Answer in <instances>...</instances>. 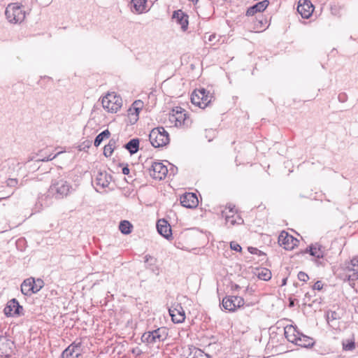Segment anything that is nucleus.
<instances>
[{
    "label": "nucleus",
    "instance_id": "nucleus-45",
    "mask_svg": "<svg viewBox=\"0 0 358 358\" xmlns=\"http://www.w3.org/2000/svg\"><path fill=\"white\" fill-rule=\"evenodd\" d=\"M323 287V284L321 281L317 280L313 286V289L321 290Z\"/></svg>",
    "mask_w": 358,
    "mask_h": 358
},
{
    "label": "nucleus",
    "instance_id": "nucleus-18",
    "mask_svg": "<svg viewBox=\"0 0 358 358\" xmlns=\"http://www.w3.org/2000/svg\"><path fill=\"white\" fill-rule=\"evenodd\" d=\"M157 231L160 235L166 239H169L172 236V231L170 224L164 219L158 220L157 223Z\"/></svg>",
    "mask_w": 358,
    "mask_h": 358
},
{
    "label": "nucleus",
    "instance_id": "nucleus-46",
    "mask_svg": "<svg viewBox=\"0 0 358 358\" xmlns=\"http://www.w3.org/2000/svg\"><path fill=\"white\" fill-rule=\"evenodd\" d=\"M169 170V175L174 176L178 171V168L173 164H171V168Z\"/></svg>",
    "mask_w": 358,
    "mask_h": 358
},
{
    "label": "nucleus",
    "instance_id": "nucleus-28",
    "mask_svg": "<svg viewBox=\"0 0 358 358\" xmlns=\"http://www.w3.org/2000/svg\"><path fill=\"white\" fill-rule=\"evenodd\" d=\"M110 132L108 129H106L98 134L94 141L95 147H99L104 139H107L110 137Z\"/></svg>",
    "mask_w": 358,
    "mask_h": 358
},
{
    "label": "nucleus",
    "instance_id": "nucleus-24",
    "mask_svg": "<svg viewBox=\"0 0 358 358\" xmlns=\"http://www.w3.org/2000/svg\"><path fill=\"white\" fill-rule=\"evenodd\" d=\"M169 314L174 323H181L185 319V311L180 306L178 308L169 309Z\"/></svg>",
    "mask_w": 358,
    "mask_h": 358
},
{
    "label": "nucleus",
    "instance_id": "nucleus-49",
    "mask_svg": "<svg viewBox=\"0 0 358 358\" xmlns=\"http://www.w3.org/2000/svg\"><path fill=\"white\" fill-rule=\"evenodd\" d=\"M235 218L237 220V224H242L243 223V219L241 216L235 215Z\"/></svg>",
    "mask_w": 358,
    "mask_h": 358
},
{
    "label": "nucleus",
    "instance_id": "nucleus-54",
    "mask_svg": "<svg viewBox=\"0 0 358 358\" xmlns=\"http://www.w3.org/2000/svg\"><path fill=\"white\" fill-rule=\"evenodd\" d=\"M286 282H287V278H284L282 280V285H285L286 284Z\"/></svg>",
    "mask_w": 358,
    "mask_h": 358
},
{
    "label": "nucleus",
    "instance_id": "nucleus-47",
    "mask_svg": "<svg viewBox=\"0 0 358 358\" xmlns=\"http://www.w3.org/2000/svg\"><path fill=\"white\" fill-rule=\"evenodd\" d=\"M248 250L250 254L252 255H257V253L259 252V250L258 248L251 246L248 247Z\"/></svg>",
    "mask_w": 358,
    "mask_h": 358
},
{
    "label": "nucleus",
    "instance_id": "nucleus-2",
    "mask_svg": "<svg viewBox=\"0 0 358 358\" xmlns=\"http://www.w3.org/2000/svg\"><path fill=\"white\" fill-rule=\"evenodd\" d=\"M149 140L155 148H160L169 143V136L163 127H158L151 130Z\"/></svg>",
    "mask_w": 358,
    "mask_h": 358
},
{
    "label": "nucleus",
    "instance_id": "nucleus-25",
    "mask_svg": "<svg viewBox=\"0 0 358 358\" xmlns=\"http://www.w3.org/2000/svg\"><path fill=\"white\" fill-rule=\"evenodd\" d=\"M199 94L201 96L202 108L207 107L214 99V96L204 88L200 89Z\"/></svg>",
    "mask_w": 358,
    "mask_h": 358
},
{
    "label": "nucleus",
    "instance_id": "nucleus-43",
    "mask_svg": "<svg viewBox=\"0 0 358 358\" xmlns=\"http://www.w3.org/2000/svg\"><path fill=\"white\" fill-rule=\"evenodd\" d=\"M143 106V102L141 100L135 101L132 104L133 108L142 109Z\"/></svg>",
    "mask_w": 358,
    "mask_h": 358
},
{
    "label": "nucleus",
    "instance_id": "nucleus-13",
    "mask_svg": "<svg viewBox=\"0 0 358 358\" xmlns=\"http://www.w3.org/2000/svg\"><path fill=\"white\" fill-rule=\"evenodd\" d=\"M14 343L6 336H0V357L10 358Z\"/></svg>",
    "mask_w": 358,
    "mask_h": 358
},
{
    "label": "nucleus",
    "instance_id": "nucleus-4",
    "mask_svg": "<svg viewBox=\"0 0 358 358\" xmlns=\"http://www.w3.org/2000/svg\"><path fill=\"white\" fill-rule=\"evenodd\" d=\"M43 285L44 282L41 279L35 280L34 278H29L22 282L21 292L25 296H31L39 292Z\"/></svg>",
    "mask_w": 358,
    "mask_h": 358
},
{
    "label": "nucleus",
    "instance_id": "nucleus-11",
    "mask_svg": "<svg viewBox=\"0 0 358 358\" xmlns=\"http://www.w3.org/2000/svg\"><path fill=\"white\" fill-rule=\"evenodd\" d=\"M314 10V6L308 0H299L297 6V12L304 19L309 18Z\"/></svg>",
    "mask_w": 358,
    "mask_h": 358
},
{
    "label": "nucleus",
    "instance_id": "nucleus-21",
    "mask_svg": "<svg viewBox=\"0 0 358 358\" xmlns=\"http://www.w3.org/2000/svg\"><path fill=\"white\" fill-rule=\"evenodd\" d=\"M157 259L150 255H146L144 257L145 267L146 269L150 270L155 275L159 274V267L157 265Z\"/></svg>",
    "mask_w": 358,
    "mask_h": 358
},
{
    "label": "nucleus",
    "instance_id": "nucleus-5",
    "mask_svg": "<svg viewBox=\"0 0 358 358\" xmlns=\"http://www.w3.org/2000/svg\"><path fill=\"white\" fill-rule=\"evenodd\" d=\"M102 106L110 113H116L122 106V99L114 94H108L102 98Z\"/></svg>",
    "mask_w": 358,
    "mask_h": 358
},
{
    "label": "nucleus",
    "instance_id": "nucleus-37",
    "mask_svg": "<svg viewBox=\"0 0 358 358\" xmlns=\"http://www.w3.org/2000/svg\"><path fill=\"white\" fill-rule=\"evenodd\" d=\"M355 348V343L353 340H348L346 343L343 342V349L345 351H352Z\"/></svg>",
    "mask_w": 358,
    "mask_h": 358
},
{
    "label": "nucleus",
    "instance_id": "nucleus-22",
    "mask_svg": "<svg viewBox=\"0 0 358 358\" xmlns=\"http://www.w3.org/2000/svg\"><path fill=\"white\" fill-rule=\"evenodd\" d=\"M299 333L300 331L297 329V327L292 324L287 325L284 328L285 336L286 339L292 343H294V342L296 341V337L299 336Z\"/></svg>",
    "mask_w": 358,
    "mask_h": 358
},
{
    "label": "nucleus",
    "instance_id": "nucleus-10",
    "mask_svg": "<svg viewBox=\"0 0 358 358\" xmlns=\"http://www.w3.org/2000/svg\"><path fill=\"white\" fill-rule=\"evenodd\" d=\"M81 342H73L62 353L61 358H78L82 353Z\"/></svg>",
    "mask_w": 358,
    "mask_h": 358
},
{
    "label": "nucleus",
    "instance_id": "nucleus-23",
    "mask_svg": "<svg viewBox=\"0 0 358 358\" xmlns=\"http://www.w3.org/2000/svg\"><path fill=\"white\" fill-rule=\"evenodd\" d=\"M346 269L349 271H352L351 274H349L348 279L350 280H356L358 279V257H355L351 259L350 262L346 266Z\"/></svg>",
    "mask_w": 358,
    "mask_h": 358
},
{
    "label": "nucleus",
    "instance_id": "nucleus-39",
    "mask_svg": "<svg viewBox=\"0 0 358 358\" xmlns=\"http://www.w3.org/2000/svg\"><path fill=\"white\" fill-rule=\"evenodd\" d=\"M141 109H139V108H130L129 110V115H135L134 117V122H136L138 119V114H139V112Z\"/></svg>",
    "mask_w": 358,
    "mask_h": 358
},
{
    "label": "nucleus",
    "instance_id": "nucleus-52",
    "mask_svg": "<svg viewBox=\"0 0 358 358\" xmlns=\"http://www.w3.org/2000/svg\"><path fill=\"white\" fill-rule=\"evenodd\" d=\"M234 206L233 207H231V206H229V211L230 213H231V215L234 214Z\"/></svg>",
    "mask_w": 358,
    "mask_h": 358
},
{
    "label": "nucleus",
    "instance_id": "nucleus-31",
    "mask_svg": "<svg viewBox=\"0 0 358 358\" xmlns=\"http://www.w3.org/2000/svg\"><path fill=\"white\" fill-rule=\"evenodd\" d=\"M147 0H131L134 9L138 13H143L146 8Z\"/></svg>",
    "mask_w": 358,
    "mask_h": 358
},
{
    "label": "nucleus",
    "instance_id": "nucleus-16",
    "mask_svg": "<svg viewBox=\"0 0 358 358\" xmlns=\"http://www.w3.org/2000/svg\"><path fill=\"white\" fill-rule=\"evenodd\" d=\"M304 253H309L311 256L315 257L317 259H321L325 255V250L322 245L315 243L310 245L305 250Z\"/></svg>",
    "mask_w": 358,
    "mask_h": 358
},
{
    "label": "nucleus",
    "instance_id": "nucleus-44",
    "mask_svg": "<svg viewBox=\"0 0 358 358\" xmlns=\"http://www.w3.org/2000/svg\"><path fill=\"white\" fill-rule=\"evenodd\" d=\"M208 41L215 44V42L219 41V39L217 38V36L215 34H213L208 36Z\"/></svg>",
    "mask_w": 358,
    "mask_h": 358
},
{
    "label": "nucleus",
    "instance_id": "nucleus-1",
    "mask_svg": "<svg viewBox=\"0 0 358 358\" xmlns=\"http://www.w3.org/2000/svg\"><path fill=\"white\" fill-rule=\"evenodd\" d=\"M74 189L70 182L64 178L52 179L48 190V196L57 199H62L73 192Z\"/></svg>",
    "mask_w": 358,
    "mask_h": 358
},
{
    "label": "nucleus",
    "instance_id": "nucleus-7",
    "mask_svg": "<svg viewBox=\"0 0 358 358\" xmlns=\"http://www.w3.org/2000/svg\"><path fill=\"white\" fill-rule=\"evenodd\" d=\"M299 241L287 231H282L278 236V243L287 250H292L297 246Z\"/></svg>",
    "mask_w": 358,
    "mask_h": 358
},
{
    "label": "nucleus",
    "instance_id": "nucleus-41",
    "mask_svg": "<svg viewBox=\"0 0 358 358\" xmlns=\"http://www.w3.org/2000/svg\"><path fill=\"white\" fill-rule=\"evenodd\" d=\"M297 276H298V279L300 281H303V282H306L309 279L308 275L305 272H303V271H300L298 273Z\"/></svg>",
    "mask_w": 358,
    "mask_h": 358
},
{
    "label": "nucleus",
    "instance_id": "nucleus-51",
    "mask_svg": "<svg viewBox=\"0 0 358 358\" xmlns=\"http://www.w3.org/2000/svg\"><path fill=\"white\" fill-rule=\"evenodd\" d=\"M14 193V192L13 191L10 194H8V196H3V197H0V201H1L3 199H6L7 198H8L10 195H12Z\"/></svg>",
    "mask_w": 358,
    "mask_h": 358
},
{
    "label": "nucleus",
    "instance_id": "nucleus-38",
    "mask_svg": "<svg viewBox=\"0 0 358 358\" xmlns=\"http://www.w3.org/2000/svg\"><path fill=\"white\" fill-rule=\"evenodd\" d=\"M6 183L8 187H15L18 185V180L17 178H8Z\"/></svg>",
    "mask_w": 358,
    "mask_h": 358
},
{
    "label": "nucleus",
    "instance_id": "nucleus-3",
    "mask_svg": "<svg viewBox=\"0 0 358 358\" xmlns=\"http://www.w3.org/2000/svg\"><path fill=\"white\" fill-rule=\"evenodd\" d=\"M7 20L12 23L22 22L25 18V11L17 3L8 5L5 10Z\"/></svg>",
    "mask_w": 358,
    "mask_h": 358
},
{
    "label": "nucleus",
    "instance_id": "nucleus-19",
    "mask_svg": "<svg viewBox=\"0 0 358 358\" xmlns=\"http://www.w3.org/2000/svg\"><path fill=\"white\" fill-rule=\"evenodd\" d=\"M172 18L181 26L183 31H186L188 27V15L184 13L181 10H175L173 13Z\"/></svg>",
    "mask_w": 358,
    "mask_h": 358
},
{
    "label": "nucleus",
    "instance_id": "nucleus-35",
    "mask_svg": "<svg viewBox=\"0 0 358 358\" xmlns=\"http://www.w3.org/2000/svg\"><path fill=\"white\" fill-rule=\"evenodd\" d=\"M141 340L143 342H146L148 343H155V338H154L153 333L151 331L145 332L143 334L141 337Z\"/></svg>",
    "mask_w": 358,
    "mask_h": 358
},
{
    "label": "nucleus",
    "instance_id": "nucleus-12",
    "mask_svg": "<svg viewBox=\"0 0 358 358\" xmlns=\"http://www.w3.org/2000/svg\"><path fill=\"white\" fill-rule=\"evenodd\" d=\"M185 110L182 108L176 107L172 110V113L170 115L169 120L172 122H175L176 127H180L185 124L186 120Z\"/></svg>",
    "mask_w": 358,
    "mask_h": 358
},
{
    "label": "nucleus",
    "instance_id": "nucleus-26",
    "mask_svg": "<svg viewBox=\"0 0 358 358\" xmlns=\"http://www.w3.org/2000/svg\"><path fill=\"white\" fill-rule=\"evenodd\" d=\"M124 148L127 149L131 155H134L138 151L139 140L138 138H132L124 145Z\"/></svg>",
    "mask_w": 358,
    "mask_h": 358
},
{
    "label": "nucleus",
    "instance_id": "nucleus-14",
    "mask_svg": "<svg viewBox=\"0 0 358 358\" xmlns=\"http://www.w3.org/2000/svg\"><path fill=\"white\" fill-rule=\"evenodd\" d=\"M180 201L181 205L187 208H195L199 203L196 194L191 192L184 194L180 196Z\"/></svg>",
    "mask_w": 358,
    "mask_h": 358
},
{
    "label": "nucleus",
    "instance_id": "nucleus-8",
    "mask_svg": "<svg viewBox=\"0 0 358 358\" xmlns=\"http://www.w3.org/2000/svg\"><path fill=\"white\" fill-rule=\"evenodd\" d=\"M149 173L154 179L162 180L169 173L166 166L162 162H155L152 163L151 167L149 169Z\"/></svg>",
    "mask_w": 358,
    "mask_h": 358
},
{
    "label": "nucleus",
    "instance_id": "nucleus-27",
    "mask_svg": "<svg viewBox=\"0 0 358 358\" xmlns=\"http://www.w3.org/2000/svg\"><path fill=\"white\" fill-rule=\"evenodd\" d=\"M152 332L153 333L156 343L164 341L166 338L168 334L167 330L164 327L158 328L152 331Z\"/></svg>",
    "mask_w": 358,
    "mask_h": 358
},
{
    "label": "nucleus",
    "instance_id": "nucleus-53",
    "mask_svg": "<svg viewBox=\"0 0 358 358\" xmlns=\"http://www.w3.org/2000/svg\"><path fill=\"white\" fill-rule=\"evenodd\" d=\"M257 255H258L259 257H261V256H266V254L264 252L259 250V252H258Z\"/></svg>",
    "mask_w": 358,
    "mask_h": 358
},
{
    "label": "nucleus",
    "instance_id": "nucleus-50",
    "mask_svg": "<svg viewBox=\"0 0 358 358\" xmlns=\"http://www.w3.org/2000/svg\"><path fill=\"white\" fill-rule=\"evenodd\" d=\"M331 318L332 320H336V318H337V313L336 312H331Z\"/></svg>",
    "mask_w": 358,
    "mask_h": 358
},
{
    "label": "nucleus",
    "instance_id": "nucleus-30",
    "mask_svg": "<svg viewBox=\"0 0 358 358\" xmlns=\"http://www.w3.org/2000/svg\"><path fill=\"white\" fill-rule=\"evenodd\" d=\"M199 92H200V89L194 90V92H192V94L191 95V102L194 105L202 108V103H201V96L199 94Z\"/></svg>",
    "mask_w": 358,
    "mask_h": 358
},
{
    "label": "nucleus",
    "instance_id": "nucleus-20",
    "mask_svg": "<svg viewBox=\"0 0 358 358\" xmlns=\"http://www.w3.org/2000/svg\"><path fill=\"white\" fill-rule=\"evenodd\" d=\"M268 0H263L249 7L246 10L247 16H253L257 13L263 12L268 6Z\"/></svg>",
    "mask_w": 358,
    "mask_h": 358
},
{
    "label": "nucleus",
    "instance_id": "nucleus-33",
    "mask_svg": "<svg viewBox=\"0 0 358 358\" xmlns=\"http://www.w3.org/2000/svg\"><path fill=\"white\" fill-rule=\"evenodd\" d=\"M132 225L127 220L121 221L119 225L120 231L124 234H129L131 231Z\"/></svg>",
    "mask_w": 358,
    "mask_h": 358
},
{
    "label": "nucleus",
    "instance_id": "nucleus-34",
    "mask_svg": "<svg viewBox=\"0 0 358 358\" xmlns=\"http://www.w3.org/2000/svg\"><path fill=\"white\" fill-rule=\"evenodd\" d=\"M258 278L263 280H268L271 278V272L270 270L263 268L258 272Z\"/></svg>",
    "mask_w": 358,
    "mask_h": 358
},
{
    "label": "nucleus",
    "instance_id": "nucleus-29",
    "mask_svg": "<svg viewBox=\"0 0 358 358\" xmlns=\"http://www.w3.org/2000/svg\"><path fill=\"white\" fill-rule=\"evenodd\" d=\"M116 141L113 138L110 139L107 145L103 148V155L106 157L112 155L115 148Z\"/></svg>",
    "mask_w": 358,
    "mask_h": 358
},
{
    "label": "nucleus",
    "instance_id": "nucleus-36",
    "mask_svg": "<svg viewBox=\"0 0 358 358\" xmlns=\"http://www.w3.org/2000/svg\"><path fill=\"white\" fill-rule=\"evenodd\" d=\"M226 224L228 227H231L237 224V220L235 218V214L233 215H225Z\"/></svg>",
    "mask_w": 358,
    "mask_h": 358
},
{
    "label": "nucleus",
    "instance_id": "nucleus-42",
    "mask_svg": "<svg viewBox=\"0 0 358 358\" xmlns=\"http://www.w3.org/2000/svg\"><path fill=\"white\" fill-rule=\"evenodd\" d=\"M59 154H60V152H57V154H55V155H52V154L49 155L47 157L45 158H43V159H37L36 161V162H48V161H51L53 159H55Z\"/></svg>",
    "mask_w": 358,
    "mask_h": 358
},
{
    "label": "nucleus",
    "instance_id": "nucleus-17",
    "mask_svg": "<svg viewBox=\"0 0 358 358\" xmlns=\"http://www.w3.org/2000/svg\"><path fill=\"white\" fill-rule=\"evenodd\" d=\"M296 340L297 341H294V344L305 348H312L315 343L313 338L306 336L301 331Z\"/></svg>",
    "mask_w": 358,
    "mask_h": 358
},
{
    "label": "nucleus",
    "instance_id": "nucleus-32",
    "mask_svg": "<svg viewBox=\"0 0 358 358\" xmlns=\"http://www.w3.org/2000/svg\"><path fill=\"white\" fill-rule=\"evenodd\" d=\"M187 358H210V356L206 354L200 349L194 348L192 350Z\"/></svg>",
    "mask_w": 358,
    "mask_h": 358
},
{
    "label": "nucleus",
    "instance_id": "nucleus-6",
    "mask_svg": "<svg viewBox=\"0 0 358 358\" xmlns=\"http://www.w3.org/2000/svg\"><path fill=\"white\" fill-rule=\"evenodd\" d=\"M222 304L226 310L234 312L244 305V299L241 296H227L223 298Z\"/></svg>",
    "mask_w": 358,
    "mask_h": 358
},
{
    "label": "nucleus",
    "instance_id": "nucleus-15",
    "mask_svg": "<svg viewBox=\"0 0 358 358\" xmlns=\"http://www.w3.org/2000/svg\"><path fill=\"white\" fill-rule=\"evenodd\" d=\"M112 180L111 175L106 171H99L95 177L94 182L101 189L108 187Z\"/></svg>",
    "mask_w": 358,
    "mask_h": 358
},
{
    "label": "nucleus",
    "instance_id": "nucleus-40",
    "mask_svg": "<svg viewBox=\"0 0 358 358\" xmlns=\"http://www.w3.org/2000/svg\"><path fill=\"white\" fill-rule=\"evenodd\" d=\"M230 248L232 250L237 251V252H241V250H242L241 246L238 243H237L234 241H232L230 243Z\"/></svg>",
    "mask_w": 358,
    "mask_h": 358
},
{
    "label": "nucleus",
    "instance_id": "nucleus-48",
    "mask_svg": "<svg viewBox=\"0 0 358 358\" xmlns=\"http://www.w3.org/2000/svg\"><path fill=\"white\" fill-rule=\"evenodd\" d=\"M129 171H129V167H128V165H126L125 166H124V167L122 168V173H123L124 175H128V174L129 173Z\"/></svg>",
    "mask_w": 358,
    "mask_h": 358
},
{
    "label": "nucleus",
    "instance_id": "nucleus-9",
    "mask_svg": "<svg viewBox=\"0 0 358 358\" xmlns=\"http://www.w3.org/2000/svg\"><path fill=\"white\" fill-rule=\"evenodd\" d=\"M23 307L20 305L16 299L8 301L3 309L4 314L8 317L20 316L22 313Z\"/></svg>",
    "mask_w": 358,
    "mask_h": 358
}]
</instances>
